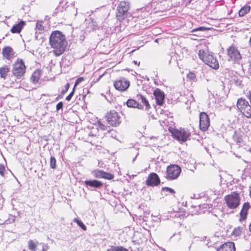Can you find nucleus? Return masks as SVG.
Here are the masks:
<instances>
[{"label": "nucleus", "instance_id": "nucleus-36", "mask_svg": "<svg viewBox=\"0 0 251 251\" xmlns=\"http://www.w3.org/2000/svg\"><path fill=\"white\" fill-rule=\"evenodd\" d=\"M115 251H128L127 249L122 246H116Z\"/></svg>", "mask_w": 251, "mask_h": 251}, {"label": "nucleus", "instance_id": "nucleus-33", "mask_svg": "<svg viewBox=\"0 0 251 251\" xmlns=\"http://www.w3.org/2000/svg\"><path fill=\"white\" fill-rule=\"evenodd\" d=\"M187 78L190 80H194L196 78V75L194 73L189 72L187 74Z\"/></svg>", "mask_w": 251, "mask_h": 251}, {"label": "nucleus", "instance_id": "nucleus-34", "mask_svg": "<svg viewBox=\"0 0 251 251\" xmlns=\"http://www.w3.org/2000/svg\"><path fill=\"white\" fill-rule=\"evenodd\" d=\"M98 127L100 129L102 130H107V126L100 122L98 123Z\"/></svg>", "mask_w": 251, "mask_h": 251}, {"label": "nucleus", "instance_id": "nucleus-13", "mask_svg": "<svg viewBox=\"0 0 251 251\" xmlns=\"http://www.w3.org/2000/svg\"><path fill=\"white\" fill-rule=\"evenodd\" d=\"M92 174L93 176L96 178H103L110 180L114 177L113 175L111 174L107 173L103 171L99 170H96L93 171L92 172Z\"/></svg>", "mask_w": 251, "mask_h": 251}, {"label": "nucleus", "instance_id": "nucleus-3", "mask_svg": "<svg viewBox=\"0 0 251 251\" xmlns=\"http://www.w3.org/2000/svg\"><path fill=\"white\" fill-rule=\"evenodd\" d=\"M26 67L22 59H18L12 65V73L18 79L21 78L25 73Z\"/></svg>", "mask_w": 251, "mask_h": 251}, {"label": "nucleus", "instance_id": "nucleus-44", "mask_svg": "<svg viewBox=\"0 0 251 251\" xmlns=\"http://www.w3.org/2000/svg\"><path fill=\"white\" fill-rule=\"evenodd\" d=\"M83 80V77L78 78L75 82V84L74 87H75V86H76L78 83H79L80 82H81Z\"/></svg>", "mask_w": 251, "mask_h": 251}, {"label": "nucleus", "instance_id": "nucleus-29", "mask_svg": "<svg viewBox=\"0 0 251 251\" xmlns=\"http://www.w3.org/2000/svg\"><path fill=\"white\" fill-rule=\"evenodd\" d=\"M242 231V228L240 226H238L234 228V229L232 231V235H234L235 236H238L241 235Z\"/></svg>", "mask_w": 251, "mask_h": 251}, {"label": "nucleus", "instance_id": "nucleus-16", "mask_svg": "<svg viewBox=\"0 0 251 251\" xmlns=\"http://www.w3.org/2000/svg\"><path fill=\"white\" fill-rule=\"evenodd\" d=\"M235 248L234 244L233 242H229L225 243L222 245L221 247L219 248L218 251H235Z\"/></svg>", "mask_w": 251, "mask_h": 251}, {"label": "nucleus", "instance_id": "nucleus-39", "mask_svg": "<svg viewBox=\"0 0 251 251\" xmlns=\"http://www.w3.org/2000/svg\"><path fill=\"white\" fill-rule=\"evenodd\" d=\"M234 138L235 140H236L238 142L240 143L242 141V138L240 136V135L238 134L235 133Z\"/></svg>", "mask_w": 251, "mask_h": 251}, {"label": "nucleus", "instance_id": "nucleus-14", "mask_svg": "<svg viewBox=\"0 0 251 251\" xmlns=\"http://www.w3.org/2000/svg\"><path fill=\"white\" fill-rule=\"evenodd\" d=\"M153 95L156 100V104L159 105H162L164 101L165 95L163 92L159 89H156L153 92Z\"/></svg>", "mask_w": 251, "mask_h": 251}, {"label": "nucleus", "instance_id": "nucleus-40", "mask_svg": "<svg viewBox=\"0 0 251 251\" xmlns=\"http://www.w3.org/2000/svg\"><path fill=\"white\" fill-rule=\"evenodd\" d=\"M69 87H70V85L69 83L66 84V85L65 86V89L62 91L61 93L62 94H64V93H65L68 90Z\"/></svg>", "mask_w": 251, "mask_h": 251}, {"label": "nucleus", "instance_id": "nucleus-25", "mask_svg": "<svg viewBox=\"0 0 251 251\" xmlns=\"http://www.w3.org/2000/svg\"><path fill=\"white\" fill-rule=\"evenodd\" d=\"M138 100H140L141 102L144 103L146 106V109L148 110L151 108L150 104L146 98L142 94H139L137 96Z\"/></svg>", "mask_w": 251, "mask_h": 251}, {"label": "nucleus", "instance_id": "nucleus-31", "mask_svg": "<svg viewBox=\"0 0 251 251\" xmlns=\"http://www.w3.org/2000/svg\"><path fill=\"white\" fill-rule=\"evenodd\" d=\"M88 27L92 30H96L98 28V24L96 21L92 20L88 24Z\"/></svg>", "mask_w": 251, "mask_h": 251}, {"label": "nucleus", "instance_id": "nucleus-11", "mask_svg": "<svg viewBox=\"0 0 251 251\" xmlns=\"http://www.w3.org/2000/svg\"><path fill=\"white\" fill-rule=\"evenodd\" d=\"M210 125L209 118L205 112H201L200 114V127L203 131L207 129Z\"/></svg>", "mask_w": 251, "mask_h": 251}, {"label": "nucleus", "instance_id": "nucleus-20", "mask_svg": "<svg viewBox=\"0 0 251 251\" xmlns=\"http://www.w3.org/2000/svg\"><path fill=\"white\" fill-rule=\"evenodd\" d=\"M126 105L128 107L137 108L140 109H143V106L139 104V103L133 99H129L126 101Z\"/></svg>", "mask_w": 251, "mask_h": 251}, {"label": "nucleus", "instance_id": "nucleus-21", "mask_svg": "<svg viewBox=\"0 0 251 251\" xmlns=\"http://www.w3.org/2000/svg\"><path fill=\"white\" fill-rule=\"evenodd\" d=\"M10 68L7 65H4L0 68V76L1 78L5 79L7 74L9 72Z\"/></svg>", "mask_w": 251, "mask_h": 251}, {"label": "nucleus", "instance_id": "nucleus-41", "mask_svg": "<svg viewBox=\"0 0 251 251\" xmlns=\"http://www.w3.org/2000/svg\"><path fill=\"white\" fill-rule=\"evenodd\" d=\"M62 107H63V103L61 101L58 103L56 105V110L57 111L62 109Z\"/></svg>", "mask_w": 251, "mask_h": 251}, {"label": "nucleus", "instance_id": "nucleus-35", "mask_svg": "<svg viewBox=\"0 0 251 251\" xmlns=\"http://www.w3.org/2000/svg\"><path fill=\"white\" fill-rule=\"evenodd\" d=\"M162 190L164 191H166L167 192H169L172 194H174L175 193V191L174 189L169 187H164L162 188Z\"/></svg>", "mask_w": 251, "mask_h": 251}, {"label": "nucleus", "instance_id": "nucleus-5", "mask_svg": "<svg viewBox=\"0 0 251 251\" xmlns=\"http://www.w3.org/2000/svg\"><path fill=\"white\" fill-rule=\"evenodd\" d=\"M169 131L172 134L174 138L179 141H186L190 135V132L187 129L185 128H180V129H176L172 128H169Z\"/></svg>", "mask_w": 251, "mask_h": 251}, {"label": "nucleus", "instance_id": "nucleus-37", "mask_svg": "<svg viewBox=\"0 0 251 251\" xmlns=\"http://www.w3.org/2000/svg\"><path fill=\"white\" fill-rule=\"evenodd\" d=\"M74 91H75V87H74L73 90L72 91V92L71 93H70V94L66 98V100L67 101H70L71 100L73 96L74 95Z\"/></svg>", "mask_w": 251, "mask_h": 251}, {"label": "nucleus", "instance_id": "nucleus-42", "mask_svg": "<svg viewBox=\"0 0 251 251\" xmlns=\"http://www.w3.org/2000/svg\"><path fill=\"white\" fill-rule=\"evenodd\" d=\"M40 244L42 245V251H47V250L49 249V246L47 244H44L43 243H41Z\"/></svg>", "mask_w": 251, "mask_h": 251}, {"label": "nucleus", "instance_id": "nucleus-28", "mask_svg": "<svg viewBox=\"0 0 251 251\" xmlns=\"http://www.w3.org/2000/svg\"><path fill=\"white\" fill-rule=\"evenodd\" d=\"M39 242H34L32 240H30L28 242V247L29 250L32 251H37L36 247L39 244Z\"/></svg>", "mask_w": 251, "mask_h": 251}, {"label": "nucleus", "instance_id": "nucleus-46", "mask_svg": "<svg viewBox=\"0 0 251 251\" xmlns=\"http://www.w3.org/2000/svg\"><path fill=\"white\" fill-rule=\"evenodd\" d=\"M116 247L115 246H111L109 249L107 250V251H115Z\"/></svg>", "mask_w": 251, "mask_h": 251}, {"label": "nucleus", "instance_id": "nucleus-12", "mask_svg": "<svg viewBox=\"0 0 251 251\" xmlns=\"http://www.w3.org/2000/svg\"><path fill=\"white\" fill-rule=\"evenodd\" d=\"M146 182L148 186H157L160 183V179L156 174L153 173L149 175Z\"/></svg>", "mask_w": 251, "mask_h": 251}, {"label": "nucleus", "instance_id": "nucleus-30", "mask_svg": "<svg viewBox=\"0 0 251 251\" xmlns=\"http://www.w3.org/2000/svg\"><path fill=\"white\" fill-rule=\"evenodd\" d=\"M74 222L76 223L78 226H80L83 230H86L87 228L82 221L77 218L74 219Z\"/></svg>", "mask_w": 251, "mask_h": 251}, {"label": "nucleus", "instance_id": "nucleus-32", "mask_svg": "<svg viewBox=\"0 0 251 251\" xmlns=\"http://www.w3.org/2000/svg\"><path fill=\"white\" fill-rule=\"evenodd\" d=\"M50 166L52 169L56 167V159L54 157L51 156L50 158Z\"/></svg>", "mask_w": 251, "mask_h": 251}, {"label": "nucleus", "instance_id": "nucleus-4", "mask_svg": "<svg viewBox=\"0 0 251 251\" xmlns=\"http://www.w3.org/2000/svg\"><path fill=\"white\" fill-rule=\"evenodd\" d=\"M129 5L127 3L121 1L117 6L116 16L118 20L121 21L127 18L129 15L128 12Z\"/></svg>", "mask_w": 251, "mask_h": 251}, {"label": "nucleus", "instance_id": "nucleus-38", "mask_svg": "<svg viewBox=\"0 0 251 251\" xmlns=\"http://www.w3.org/2000/svg\"><path fill=\"white\" fill-rule=\"evenodd\" d=\"M5 169L3 165L0 164V175L1 176H4V172Z\"/></svg>", "mask_w": 251, "mask_h": 251}, {"label": "nucleus", "instance_id": "nucleus-27", "mask_svg": "<svg viewBox=\"0 0 251 251\" xmlns=\"http://www.w3.org/2000/svg\"><path fill=\"white\" fill-rule=\"evenodd\" d=\"M251 9L250 6L245 5L242 7L239 11V16L240 17H243L246 14H247Z\"/></svg>", "mask_w": 251, "mask_h": 251}, {"label": "nucleus", "instance_id": "nucleus-17", "mask_svg": "<svg viewBox=\"0 0 251 251\" xmlns=\"http://www.w3.org/2000/svg\"><path fill=\"white\" fill-rule=\"evenodd\" d=\"M250 207L249 203L245 202L242 207V210L240 212V221H242L245 220L247 218L248 211Z\"/></svg>", "mask_w": 251, "mask_h": 251}, {"label": "nucleus", "instance_id": "nucleus-43", "mask_svg": "<svg viewBox=\"0 0 251 251\" xmlns=\"http://www.w3.org/2000/svg\"><path fill=\"white\" fill-rule=\"evenodd\" d=\"M206 29V28H205L204 27H203V26H201V27H199L198 28H195V29H194L193 30V31H204Z\"/></svg>", "mask_w": 251, "mask_h": 251}, {"label": "nucleus", "instance_id": "nucleus-15", "mask_svg": "<svg viewBox=\"0 0 251 251\" xmlns=\"http://www.w3.org/2000/svg\"><path fill=\"white\" fill-rule=\"evenodd\" d=\"M3 56L8 60H10L14 56V52L10 47H6L2 50Z\"/></svg>", "mask_w": 251, "mask_h": 251}, {"label": "nucleus", "instance_id": "nucleus-23", "mask_svg": "<svg viewBox=\"0 0 251 251\" xmlns=\"http://www.w3.org/2000/svg\"><path fill=\"white\" fill-rule=\"evenodd\" d=\"M41 76V72L39 70L35 71L32 74L30 79L32 82L36 83L38 82Z\"/></svg>", "mask_w": 251, "mask_h": 251}, {"label": "nucleus", "instance_id": "nucleus-1", "mask_svg": "<svg viewBox=\"0 0 251 251\" xmlns=\"http://www.w3.org/2000/svg\"><path fill=\"white\" fill-rule=\"evenodd\" d=\"M49 43L53 52L56 56H60L64 53L67 45L66 37L59 31H53L50 35Z\"/></svg>", "mask_w": 251, "mask_h": 251}, {"label": "nucleus", "instance_id": "nucleus-22", "mask_svg": "<svg viewBox=\"0 0 251 251\" xmlns=\"http://www.w3.org/2000/svg\"><path fill=\"white\" fill-rule=\"evenodd\" d=\"M248 105H249V104L245 99L241 98L237 100V106L240 111L244 109L245 107L247 106Z\"/></svg>", "mask_w": 251, "mask_h": 251}, {"label": "nucleus", "instance_id": "nucleus-19", "mask_svg": "<svg viewBox=\"0 0 251 251\" xmlns=\"http://www.w3.org/2000/svg\"><path fill=\"white\" fill-rule=\"evenodd\" d=\"M25 25V22L23 21H21L20 23L17 24H16L13 26V27L11 29V31L12 33H19L21 32L22 29Z\"/></svg>", "mask_w": 251, "mask_h": 251}, {"label": "nucleus", "instance_id": "nucleus-18", "mask_svg": "<svg viewBox=\"0 0 251 251\" xmlns=\"http://www.w3.org/2000/svg\"><path fill=\"white\" fill-rule=\"evenodd\" d=\"M84 183L87 186L96 188H100L102 185V183L97 180H85Z\"/></svg>", "mask_w": 251, "mask_h": 251}, {"label": "nucleus", "instance_id": "nucleus-7", "mask_svg": "<svg viewBox=\"0 0 251 251\" xmlns=\"http://www.w3.org/2000/svg\"><path fill=\"white\" fill-rule=\"evenodd\" d=\"M181 172V169L178 165H170L167 168L166 177L168 180L175 179L178 177Z\"/></svg>", "mask_w": 251, "mask_h": 251}, {"label": "nucleus", "instance_id": "nucleus-2", "mask_svg": "<svg viewBox=\"0 0 251 251\" xmlns=\"http://www.w3.org/2000/svg\"><path fill=\"white\" fill-rule=\"evenodd\" d=\"M198 55L200 59L211 68L215 70L219 68V64L216 57L209 51L207 47L200 50Z\"/></svg>", "mask_w": 251, "mask_h": 251}, {"label": "nucleus", "instance_id": "nucleus-24", "mask_svg": "<svg viewBox=\"0 0 251 251\" xmlns=\"http://www.w3.org/2000/svg\"><path fill=\"white\" fill-rule=\"evenodd\" d=\"M43 22L42 21H38L36 23L35 27V34L41 33L44 30V27L43 25Z\"/></svg>", "mask_w": 251, "mask_h": 251}, {"label": "nucleus", "instance_id": "nucleus-26", "mask_svg": "<svg viewBox=\"0 0 251 251\" xmlns=\"http://www.w3.org/2000/svg\"><path fill=\"white\" fill-rule=\"evenodd\" d=\"M240 111L245 117L248 118H251V106L250 104L245 107V108Z\"/></svg>", "mask_w": 251, "mask_h": 251}, {"label": "nucleus", "instance_id": "nucleus-9", "mask_svg": "<svg viewBox=\"0 0 251 251\" xmlns=\"http://www.w3.org/2000/svg\"><path fill=\"white\" fill-rule=\"evenodd\" d=\"M107 121L109 125L113 126H117L121 123L120 116L115 111H110L106 116Z\"/></svg>", "mask_w": 251, "mask_h": 251}, {"label": "nucleus", "instance_id": "nucleus-8", "mask_svg": "<svg viewBox=\"0 0 251 251\" xmlns=\"http://www.w3.org/2000/svg\"><path fill=\"white\" fill-rule=\"evenodd\" d=\"M227 55L229 58L235 63H240L242 56L237 48L234 46H230L227 49Z\"/></svg>", "mask_w": 251, "mask_h": 251}, {"label": "nucleus", "instance_id": "nucleus-6", "mask_svg": "<svg viewBox=\"0 0 251 251\" xmlns=\"http://www.w3.org/2000/svg\"><path fill=\"white\" fill-rule=\"evenodd\" d=\"M240 197L238 193L233 192L225 197L227 206L230 209H235L237 207L240 202Z\"/></svg>", "mask_w": 251, "mask_h": 251}, {"label": "nucleus", "instance_id": "nucleus-47", "mask_svg": "<svg viewBox=\"0 0 251 251\" xmlns=\"http://www.w3.org/2000/svg\"><path fill=\"white\" fill-rule=\"evenodd\" d=\"M135 64L139 65V63H138L137 61H133V62Z\"/></svg>", "mask_w": 251, "mask_h": 251}, {"label": "nucleus", "instance_id": "nucleus-48", "mask_svg": "<svg viewBox=\"0 0 251 251\" xmlns=\"http://www.w3.org/2000/svg\"><path fill=\"white\" fill-rule=\"evenodd\" d=\"M77 14V8L76 9V11H75V15H76Z\"/></svg>", "mask_w": 251, "mask_h": 251}, {"label": "nucleus", "instance_id": "nucleus-10", "mask_svg": "<svg viewBox=\"0 0 251 251\" xmlns=\"http://www.w3.org/2000/svg\"><path fill=\"white\" fill-rule=\"evenodd\" d=\"M130 85V82L125 78H121L115 81L114 86L115 89L119 91H126Z\"/></svg>", "mask_w": 251, "mask_h": 251}, {"label": "nucleus", "instance_id": "nucleus-45", "mask_svg": "<svg viewBox=\"0 0 251 251\" xmlns=\"http://www.w3.org/2000/svg\"><path fill=\"white\" fill-rule=\"evenodd\" d=\"M248 72L251 73V57L248 60Z\"/></svg>", "mask_w": 251, "mask_h": 251}]
</instances>
